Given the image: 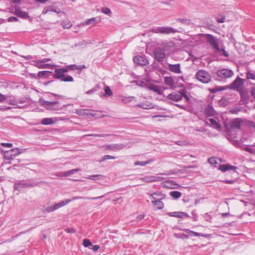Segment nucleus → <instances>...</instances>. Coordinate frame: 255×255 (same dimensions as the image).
Wrapping results in <instances>:
<instances>
[{
  "mask_svg": "<svg viewBox=\"0 0 255 255\" xmlns=\"http://www.w3.org/2000/svg\"><path fill=\"white\" fill-rule=\"evenodd\" d=\"M225 16L222 15H218L217 18V21L218 23H221L224 22Z\"/></svg>",
  "mask_w": 255,
  "mask_h": 255,
  "instance_id": "nucleus-50",
  "label": "nucleus"
},
{
  "mask_svg": "<svg viewBox=\"0 0 255 255\" xmlns=\"http://www.w3.org/2000/svg\"><path fill=\"white\" fill-rule=\"evenodd\" d=\"M49 11H53V12H54L55 13H61V14H65V13L63 11H58L55 8H52V6H51L50 8H49Z\"/></svg>",
  "mask_w": 255,
  "mask_h": 255,
  "instance_id": "nucleus-56",
  "label": "nucleus"
},
{
  "mask_svg": "<svg viewBox=\"0 0 255 255\" xmlns=\"http://www.w3.org/2000/svg\"><path fill=\"white\" fill-rule=\"evenodd\" d=\"M181 94L182 96V98L184 97L187 102L190 100L189 96L187 94V92L185 90H181Z\"/></svg>",
  "mask_w": 255,
  "mask_h": 255,
  "instance_id": "nucleus-45",
  "label": "nucleus"
},
{
  "mask_svg": "<svg viewBox=\"0 0 255 255\" xmlns=\"http://www.w3.org/2000/svg\"><path fill=\"white\" fill-rule=\"evenodd\" d=\"M103 177V175H98V174H96V175H90L89 176V177H88V179H91V180H99L101 179V177Z\"/></svg>",
  "mask_w": 255,
  "mask_h": 255,
  "instance_id": "nucleus-40",
  "label": "nucleus"
},
{
  "mask_svg": "<svg viewBox=\"0 0 255 255\" xmlns=\"http://www.w3.org/2000/svg\"><path fill=\"white\" fill-rule=\"evenodd\" d=\"M239 92L241 97V100L244 103H247L249 101V97L248 94L246 92L244 91L243 90L239 91Z\"/></svg>",
  "mask_w": 255,
  "mask_h": 255,
  "instance_id": "nucleus-25",
  "label": "nucleus"
},
{
  "mask_svg": "<svg viewBox=\"0 0 255 255\" xmlns=\"http://www.w3.org/2000/svg\"><path fill=\"white\" fill-rule=\"evenodd\" d=\"M44 105L46 109L51 111H58L62 109V106L58 101L53 102L44 101Z\"/></svg>",
  "mask_w": 255,
  "mask_h": 255,
  "instance_id": "nucleus-7",
  "label": "nucleus"
},
{
  "mask_svg": "<svg viewBox=\"0 0 255 255\" xmlns=\"http://www.w3.org/2000/svg\"><path fill=\"white\" fill-rule=\"evenodd\" d=\"M240 111H241L240 108L236 107H235V108H233L232 109H231L230 112L232 114H237Z\"/></svg>",
  "mask_w": 255,
  "mask_h": 255,
  "instance_id": "nucleus-52",
  "label": "nucleus"
},
{
  "mask_svg": "<svg viewBox=\"0 0 255 255\" xmlns=\"http://www.w3.org/2000/svg\"><path fill=\"white\" fill-rule=\"evenodd\" d=\"M205 114L208 117H213L217 115V113L214 110L213 107L209 105L205 109Z\"/></svg>",
  "mask_w": 255,
  "mask_h": 255,
  "instance_id": "nucleus-19",
  "label": "nucleus"
},
{
  "mask_svg": "<svg viewBox=\"0 0 255 255\" xmlns=\"http://www.w3.org/2000/svg\"><path fill=\"white\" fill-rule=\"evenodd\" d=\"M177 21H179L181 22L183 24L189 25L190 24V20L187 19H184V18H178L177 19Z\"/></svg>",
  "mask_w": 255,
  "mask_h": 255,
  "instance_id": "nucleus-44",
  "label": "nucleus"
},
{
  "mask_svg": "<svg viewBox=\"0 0 255 255\" xmlns=\"http://www.w3.org/2000/svg\"><path fill=\"white\" fill-rule=\"evenodd\" d=\"M52 74V72L49 71H42L38 73L37 76L41 77L44 76L45 77H49L50 74Z\"/></svg>",
  "mask_w": 255,
  "mask_h": 255,
  "instance_id": "nucleus-33",
  "label": "nucleus"
},
{
  "mask_svg": "<svg viewBox=\"0 0 255 255\" xmlns=\"http://www.w3.org/2000/svg\"><path fill=\"white\" fill-rule=\"evenodd\" d=\"M104 197V195H102L99 197H82V196H75L72 198L71 199H67L65 201H63L64 202H67L68 201H69L68 202V203H70L72 201H74L77 199H88V200H97L98 199H100Z\"/></svg>",
  "mask_w": 255,
  "mask_h": 255,
  "instance_id": "nucleus-17",
  "label": "nucleus"
},
{
  "mask_svg": "<svg viewBox=\"0 0 255 255\" xmlns=\"http://www.w3.org/2000/svg\"><path fill=\"white\" fill-rule=\"evenodd\" d=\"M209 163L211 164H217L216 159L215 157H210L208 160Z\"/></svg>",
  "mask_w": 255,
  "mask_h": 255,
  "instance_id": "nucleus-54",
  "label": "nucleus"
},
{
  "mask_svg": "<svg viewBox=\"0 0 255 255\" xmlns=\"http://www.w3.org/2000/svg\"><path fill=\"white\" fill-rule=\"evenodd\" d=\"M217 75L220 78V80L223 81L231 78L234 75V72L229 69L223 68L217 71Z\"/></svg>",
  "mask_w": 255,
  "mask_h": 255,
  "instance_id": "nucleus-4",
  "label": "nucleus"
},
{
  "mask_svg": "<svg viewBox=\"0 0 255 255\" xmlns=\"http://www.w3.org/2000/svg\"><path fill=\"white\" fill-rule=\"evenodd\" d=\"M175 236L176 238H182V239H188V236L184 233L179 234L178 235H177V234H175Z\"/></svg>",
  "mask_w": 255,
  "mask_h": 255,
  "instance_id": "nucleus-53",
  "label": "nucleus"
},
{
  "mask_svg": "<svg viewBox=\"0 0 255 255\" xmlns=\"http://www.w3.org/2000/svg\"><path fill=\"white\" fill-rule=\"evenodd\" d=\"M154 161V159H150L145 161H136L134 163L135 165H141V166H145L147 164H149L152 163Z\"/></svg>",
  "mask_w": 255,
  "mask_h": 255,
  "instance_id": "nucleus-31",
  "label": "nucleus"
},
{
  "mask_svg": "<svg viewBox=\"0 0 255 255\" xmlns=\"http://www.w3.org/2000/svg\"><path fill=\"white\" fill-rule=\"evenodd\" d=\"M244 81L243 79L238 77L232 83L231 88L239 92L243 90Z\"/></svg>",
  "mask_w": 255,
  "mask_h": 255,
  "instance_id": "nucleus-11",
  "label": "nucleus"
},
{
  "mask_svg": "<svg viewBox=\"0 0 255 255\" xmlns=\"http://www.w3.org/2000/svg\"><path fill=\"white\" fill-rule=\"evenodd\" d=\"M164 83L165 85L170 86V87L174 86V81L171 77H167L164 78Z\"/></svg>",
  "mask_w": 255,
  "mask_h": 255,
  "instance_id": "nucleus-27",
  "label": "nucleus"
},
{
  "mask_svg": "<svg viewBox=\"0 0 255 255\" xmlns=\"http://www.w3.org/2000/svg\"><path fill=\"white\" fill-rule=\"evenodd\" d=\"M99 19L98 20V17H93L91 18L87 19L84 22V24L86 25H94L96 24Z\"/></svg>",
  "mask_w": 255,
  "mask_h": 255,
  "instance_id": "nucleus-29",
  "label": "nucleus"
},
{
  "mask_svg": "<svg viewBox=\"0 0 255 255\" xmlns=\"http://www.w3.org/2000/svg\"><path fill=\"white\" fill-rule=\"evenodd\" d=\"M227 88L224 86L217 87L213 89L212 92L215 93L219 91H222L225 90H226Z\"/></svg>",
  "mask_w": 255,
  "mask_h": 255,
  "instance_id": "nucleus-46",
  "label": "nucleus"
},
{
  "mask_svg": "<svg viewBox=\"0 0 255 255\" xmlns=\"http://www.w3.org/2000/svg\"><path fill=\"white\" fill-rule=\"evenodd\" d=\"M21 153V152L19 149L17 148H13L10 150L6 151L4 153V156L6 159L13 160L16 156Z\"/></svg>",
  "mask_w": 255,
  "mask_h": 255,
  "instance_id": "nucleus-10",
  "label": "nucleus"
},
{
  "mask_svg": "<svg viewBox=\"0 0 255 255\" xmlns=\"http://www.w3.org/2000/svg\"><path fill=\"white\" fill-rule=\"evenodd\" d=\"M72 23L70 21H63L62 22V25L64 28H69L72 26Z\"/></svg>",
  "mask_w": 255,
  "mask_h": 255,
  "instance_id": "nucleus-39",
  "label": "nucleus"
},
{
  "mask_svg": "<svg viewBox=\"0 0 255 255\" xmlns=\"http://www.w3.org/2000/svg\"><path fill=\"white\" fill-rule=\"evenodd\" d=\"M242 122L241 119L236 118L232 121L229 125H226L225 127L227 130L231 132L234 129H239L241 126Z\"/></svg>",
  "mask_w": 255,
  "mask_h": 255,
  "instance_id": "nucleus-8",
  "label": "nucleus"
},
{
  "mask_svg": "<svg viewBox=\"0 0 255 255\" xmlns=\"http://www.w3.org/2000/svg\"><path fill=\"white\" fill-rule=\"evenodd\" d=\"M105 94L103 95L104 97H110L113 95V92L109 86H106L105 89Z\"/></svg>",
  "mask_w": 255,
  "mask_h": 255,
  "instance_id": "nucleus-37",
  "label": "nucleus"
},
{
  "mask_svg": "<svg viewBox=\"0 0 255 255\" xmlns=\"http://www.w3.org/2000/svg\"><path fill=\"white\" fill-rule=\"evenodd\" d=\"M198 81L203 83H208L211 81L212 77L209 73L204 70H199L196 73Z\"/></svg>",
  "mask_w": 255,
  "mask_h": 255,
  "instance_id": "nucleus-2",
  "label": "nucleus"
},
{
  "mask_svg": "<svg viewBox=\"0 0 255 255\" xmlns=\"http://www.w3.org/2000/svg\"><path fill=\"white\" fill-rule=\"evenodd\" d=\"M204 218L207 221L211 222L212 217L211 215L208 214H205L204 215Z\"/></svg>",
  "mask_w": 255,
  "mask_h": 255,
  "instance_id": "nucleus-59",
  "label": "nucleus"
},
{
  "mask_svg": "<svg viewBox=\"0 0 255 255\" xmlns=\"http://www.w3.org/2000/svg\"><path fill=\"white\" fill-rule=\"evenodd\" d=\"M207 42L215 49L219 50V46L217 39L211 34H206V36Z\"/></svg>",
  "mask_w": 255,
  "mask_h": 255,
  "instance_id": "nucleus-13",
  "label": "nucleus"
},
{
  "mask_svg": "<svg viewBox=\"0 0 255 255\" xmlns=\"http://www.w3.org/2000/svg\"><path fill=\"white\" fill-rule=\"evenodd\" d=\"M168 69L175 73H181L180 65L179 64H169L168 66Z\"/></svg>",
  "mask_w": 255,
  "mask_h": 255,
  "instance_id": "nucleus-21",
  "label": "nucleus"
},
{
  "mask_svg": "<svg viewBox=\"0 0 255 255\" xmlns=\"http://www.w3.org/2000/svg\"><path fill=\"white\" fill-rule=\"evenodd\" d=\"M243 149L252 154H255V143L250 145V147L247 146L244 147Z\"/></svg>",
  "mask_w": 255,
  "mask_h": 255,
  "instance_id": "nucleus-28",
  "label": "nucleus"
},
{
  "mask_svg": "<svg viewBox=\"0 0 255 255\" xmlns=\"http://www.w3.org/2000/svg\"><path fill=\"white\" fill-rule=\"evenodd\" d=\"M8 22H15L18 21V18L15 16H10L8 18Z\"/></svg>",
  "mask_w": 255,
  "mask_h": 255,
  "instance_id": "nucleus-58",
  "label": "nucleus"
},
{
  "mask_svg": "<svg viewBox=\"0 0 255 255\" xmlns=\"http://www.w3.org/2000/svg\"><path fill=\"white\" fill-rule=\"evenodd\" d=\"M38 185V183L33 180H22L16 182L14 185V189L21 191L26 188H30Z\"/></svg>",
  "mask_w": 255,
  "mask_h": 255,
  "instance_id": "nucleus-1",
  "label": "nucleus"
},
{
  "mask_svg": "<svg viewBox=\"0 0 255 255\" xmlns=\"http://www.w3.org/2000/svg\"><path fill=\"white\" fill-rule=\"evenodd\" d=\"M178 215V218H188L189 217V215L187 213H186L185 212H179Z\"/></svg>",
  "mask_w": 255,
  "mask_h": 255,
  "instance_id": "nucleus-51",
  "label": "nucleus"
},
{
  "mask_svg": "<svg viewBox=\"0 0 255 255\" xmlns=\"http://www.w3.org/2000/svg\"><path fill=\"white\" fill-rule=\"evenodd\" d=\"M169 194L170 196L175 199L179 198L181 196V193L179 191H171Z\"/></svg>",
  "mask_w": 255,
  "mask_h": 255,
  "instance_id": "nucleus-36",
  "label": "nucleus"
},
{
  "mask_svg": "<svg viewBox=\"0 0 255 255\" xmlns=\"http://www.w3.org/2000/svg\"><path fill=\"white\" fill-rule=\"evenodd\" d=\"M148 89L152 91L159 95H161L162 93V91L160 89V88L158 86H157L156 85L152 84L149 85L148 87Z\"/></svg>",
  "mask_w": 255,
  "mask_h": 255,
  "instance_id": "nucleus-23",
  "label": "nucleus"
},
{
  "mask_svg": "<svg viewBox=\"0 0 255 255\" xmlns=\"http://www.w3.org/2000/svg\"><path fill=\"white\" fill-rule=\"evenodd\" d=\"M138 107L143 109H150L153 108L152 105L151 103H143L138 105Z\"/></svg>",
  "mask_w": 255,
  "mask_h": 255,
  "instance_id": "nucleus-35",
  "label": "nucleus"
},
{
  "mask_svg": "<svg viewBox=\"0 0 255 255\" xmlns=\"http://www.w3.org/2000/svg\"><path fill=\"white\" fill-rule=\"evenodd\" d=\"M34 66L38 67V68H49L51 67H55L57 66L56 65H50L49 64H43L35 63Z\"/></svg>",
  "mask_w": 255,
  "mask_h": 255,
  "instance_id": "nucleus-26",
  "label": "nucleus"
},
{
  "mask_svg": "<svg viewBox=\"0 0 255 255\" xmlns=\"http://www.w3.org/2000/svg\"><path fill=\"white\" fill-rule=\"evenodd\" d=\"M112 134H91L88 135V136H94V137H103L109 136H110Z\"/></svg>",
  "mask_w": 255,
  "mask_h": 255,
  "instance_id": "nucleus-47",
  "label": "nucleus"
},
{
  "mask_svg": "<svg viewBox=\"0 0 255 255\" xmlns=\"http://www.w3.org/2000/svg\"><path fill=\"white\" fill-rule=\"evenodd\" d=\"M50 61V59L49 58H44L41 60H37L34 61L35 63H44L46 62H47L48 61Z\"/></svg>",
  "mask_w": 255,
  "mask_h": 255,
  "instance_id": "nucleus-55",
  "label": "nucleus"
},
{
  "mask_svg": "<svg viewBox=\"0 0 255 255\" xmlns=\"http://www.w3.org/2000/svg\"><path fill=\"white\" fill-rule=\"evenodd\" d=\"M100 249V246L99 245H94L92 246L91 249L95 252H97Z\"/></svg>",
  "mask_w": 255,
  "mask_h": 255,
  "instance_id": "nucleus-64",
  "label": "nucleus"
},
{
  "mask_svg": "<svg viewBox=\"0 0 255 255\" xmlns=\"http://www.w3.org/2000/svg\"><path fill=\"white\" fill-rule=\"evenodd\" d=\"M175 144L180 146H185L188 145V142L185 140H178L176 141Z\"/></svg>",
  "mask_w": 255,
  "mask_h": 255,
  "instance_id": "nucleus-43",
  "label": "nucleus"
},
{
  "mask_svg": "<svg viewBox=\"0 0 255 255\" xmlns=\"http://www.w3.org/2000/svg\"><path fill=\"white\" fill-rule=\"evenodd\" d=\"M69 201H68L67 202H64L63 201H61L58 203H56L54 205L44 207L42 209V212L43 213H48L54 212V211L67 204Z\"/></svg>",
  "mask_w": 255,
  "mask_h": 255,
  "instance_id": "nucleus-6",
  "label": "nucleus"
},
{
  "mask_svg": "<svg viewBox=\"0 0 255 255\" xmlns=\"http://www.w3.org/2000/svg\"><path fill=\"white\" fill-rule=\"evenodd\" d=\"M246 77L248 80H255V75L251 72H247Z\"/></svg>",
  "mask_w": 255,
  "mask_h": 255,
  "instance_id": "nucleus-41",
  "label": "nucleus"
},
{
  "mask_svg": "<svg viewBox=\"0 0 255 255\" xmlns=\"http://www.w3.org/2000/svg\"><path fill=\"white\" fill-rule=\"evenodd\" d=\"M209 121L214 128L217 129H220L221 128V125L215 119L212 118L209 119Z\"/></svg>",
  "mask_w": 255,
  "mask_h": 255,
  "instance_id": "nucleus-30",
  "label": "nucleus"
},
{
  "mask_svg": "<svg viewBox=\"0 0 255 255\" xmlns=\"http://www.w3.org/2000/svg\"><path fill=\"white\" fill-rule=\"evenodd\" d=\"M54 122L51 118H44L42 120L41 124L43 125H52Z\"/></svg>",
  "mask_w": 255,
  "mask_h": 255,
  "instance_id": "nucleus-32",
  "label": "nucleus"
},
{
  "mask_svg": "<svg viewBox=\"0 0 255 255\" xmlns=\"http://www.w3.org/2000/svg\"><path fill=\"white\" fill-rule=\"evenodd\" d=\"M151 32L155 33L169 34L170 33H175L178 32L176 29L171 27H157L151 29Z\"/></svg>",
  "mask_w": 255,
  "mask_h": 255,
  "instance_id": "nucleus-3",
  "label": "nucleus"
},
{
  "mask_svg": "<svg viewBox=\"0 0 255 255\" xmlns=\"http://www.w3.org/2000/svg\"><path fill=\"white\" fill-rule=\"evenodd\" d=\"M155 59L158 62H162L165 57V50L160 47L155 48L153 51Z\"/></svg>",
  "mask_w": 255,
  "mask_h": 255,
  "instance_id": "nucleus-9",
  "label": "nucleus"
},
{
  "mask_svg": "<svg viewBox=\"0 0 255 255\" xmlns=\"http://www.w3.org/2000/svg\"><path fill=\"white\" fill-rule=\"evenodd\" d=\"M179 212H169L168 215L170 217H178Z\"/></svg>",
  "mask_w": 255,
  "mask_h": 255,
  "instance_id": "nucleus-60",
  "label": "nucleus"
},
{
  "mask_svg": "<svg viewBox=\"0 0 255 255\" xmlns=\"http://www.w3.org/2000/svg\"><path fill=\"white\" fill-rule=\"evenodd\" d=\"M164 178L157 176H146L141 178L142 180H143L146 182H157V181H161L164 180Z\"/></svg>",
  "mask_w": 255,
  "mask_h": 255,
  "instance_id": "nucleus-15",
  "label": "nucleus"
},
{
  "mask_svg": "<svg viewBox=\"0 0 255 255\" xmlns=\"http://www.w3.org/2000/svg\"><path fill=\"white\" fill-rule=\"evenodd\" d=\"M218 169L222 172H226L227 170H235L237 169V167L235 166L227 164L220 165Z\"/></svg>",
  "mask_w": 255,
  "mask_h": 255,
  "instance_id": "nucleus-22",
  "label": "nucleus"
},
{
  "mask_svg": "<svg viewBox=\"0 0 255 255\" xmlns=\"http://www.w3.org/2000/svg\"><path fill=\"white\" fill-rule=\"evenodd\" d=\"M14 14L18 17L26 18L28 17V14L25 11H23L20 9L19 7L16 8L14 11Z\"/></svg>",
  "mask_w": 255,
  "mask_h": 255,
  "instance_id": "nucleus-20",
  "label": "nucleus"
},
{
  "mask_svg": "<svg viewBox=\"0 0 255 255\" xmlns=\"http://www.w3.org/2000/svg\"><path fill=\"white\" fill-rule=\"evenodd\" d=\"M102 12L109 15H110V14L111 13V10L109 8L106 7H104L102 8Z\"/></svg>",
  "mask_w": 255,
  "mask_h": 255,
  "instance_id": "nucleus-49",
  "label": "nucleus"
},
{
  "mask_svg": "<svg viewBox=\"0 0 255 255\" xmlns=\"http://www.w3.org/2000/svg\"><path fill=\"white\" fill-rule=\"evenodd\" d=\"M133 61L135 63L139 65H146L148 64V60L142 56H135L133 58Z\"/></svg>",
  "mask_w": 255,
  "mask_h": 255,
  "instance_id": "nucleus-14",
  "label": "nucleus"
},
{
  "mask_svg": "<svg viewBox=\"0 0 255 255\" xmlns=\"http://www.w3.org/2000/svg\"><path fill=\"white\" fill-rule=\"evenodd\" d=\"M126 147L124 144H111L106 146V149L116 151L117 150H121Z\"/></svg>",
  "mask_w": 255,
  "mask_h": 255,
  "instance_id": "nucleus-18",
  "label": "nucleus"
},
{
  "mask_svg": "<svg viewBox=\"0 0 255 255\" xmlns=\"http://www.w3.org/2000/svg\"><path fill=\"white\" fill-rule=\"evenodd\" d=\"M65 231L68 233H74L75 232V230L72 228H68L65 230Z\"/></svg>",
  "mask_w": 255,
  "mask_h": 255,
  "instance_id": "nucleus-61",
  "label": "nucleus"
},
{
  "mask_svg": "<svg viewBox=\"0 0 255 255\" xmlns=\"http://www.w3.org/2000/svg\"><path fill=\"white\" fill-rule=\"evenodd\" d=\"M54 72L55 73L53 75V77L55 79H60L61 81L64 82H73L74 81L73 78L72 76L65 75L62 72L60 68L56 69Z\"/></svg>",
  "mask_w": 255,
  "mask_h": 255,
  "instance_id": "nucleus-5",
  "label": "nucleus"
},
{
  "mask_svg": "<svg viewBox=\"0 0 255 255\" xmlns=\"http://www.w3.org/2000/svg\"><path fill=\"white\" fill-rule=\"evenodd\" d=\"M86 116H91V117H95V112L94 111L92 110L88 109V112H87Z\"/></svg>",
  "mask_w": 255,
  "mask_h": 255,
  "instance_id": "nucleus-57",
  "label": "nucleus"
},
{
  "mask_svg": "<svg viewBox=\"0 0 255 255\" xmlns=\"http://www.w3.org/2000/svg\"><path fill=\"white\" fill-rule=\"evenodd\" d=\"M137 83V85L140 86V87H143L145 86V83L144 81H137L136 82Z\"/></svg>",
  "mask_w": 255,
  "mask_h": 255,
  "instance_id": "nucleus-63",
  "label": "nucleus"
},
{
  "mask_svg": "<svg viewBox=\"0 0 255 255\" xmlns=\"http://www.w3.org/2000/svg\"><path fill=\"white\" fill-rule=\"evenodd\" d=\"M82 245L86 248H88L89 246H92V243L90 240L89 239H84L83 241Z\"/></svg>",
  "mask_w": 255,
  "mask_h": 255,
  "instance_id": "nucleus-42",
  "label": "nucleus"
},
{
  "mask_svg": "<svg viewBox=\"0 0 255 255\" xmlns=\"http://www.w3.org/2000/svg\"><path fill=\"white\" fill-rule=\"evenodd\" d=\"M9 103L12 105L16 106L17 105L18 102L16 100L13 99L10 100Z\"/></svg>",
  "mask_w": 255,
  "mask_h": 255,
  "instance_id": "nucleus-62",
  "label": "nucleus"
},
{
  "mask_svg": "<svg viewBox=\"0 0 255 255\" xmlns=\"http://www.w3.org/2000/svg\"><path fill=\"white\" fill-rule=\"evenodd\" d=\"M116 158V157L111 156L110 155H106L103 156L101 159L99 160L100 162H102L108 159H114Z\"/></svg>",
  "mask_w": 255,
  "mask_h": 255,
  "instance_id": "nucleus-38",
  "label": "nucleus"
},
{
  "mask_svg": "<svg viewBox=\"0 0 255 255\" xmlns=\"http://www.w3.org/2000/svg\"><path fill=\"white\" fill-rule=\"evenodd\" d=\"M161 194L160 193H153L151 194V197L153 198V200L152 201V203L156 206L157 209H161L164 207V204L161 201V199H156L155 196H160Z\"/></svg>",
  "mask_w": 255,
  "mask_h": 255,
  "instance_id": "nucleus-12",
  "label": "nucleus"
},
{
  "mask_svg": "<svg viewBox=\"0 0 255 255\" xmlns=\"http://www.w3.org/2000/svg\"><path fill=\"white\" fill-rule=\"evenodd\" d=\"M184 231L188 234L191 235H192V236H199V233H197V232H195L194 231H191L189 229H185Z\"/></svg>",
  "mask_w": 255,
  "mask_h": 255,
  "instance_id": "nucleus-48",
  "label": "nucleus"
},
{
  "mask_svg": "<svg viewBox=\"0 0 255 255\" xmlns=\"http://www.w3.org/2000/svg\"><path fill=\"white\" fill-rule=\"evenodd\" d=\"M167 98L172 101H175V102H178L182 100V96L181 94V90L179 92V93H177L175 92H172L170 94H169Z\"/></svg>",
  "mask_w": 255,
  "mask_h": 255,
  "instance_id": "nucleus-16",
  "label": "nucleus"
},
{
  "mask_svg": "<svg viewBox=\"0 0 255 255\" xmlns=\"http://www.w3.org/2000/svg\"><path fill=\"white\" fill-rule=\"evenodd\" d=\"M88 109H79L76 110L75 113L79 116H86Z\"/></svg>",
  "mask_w": 255,
  "mask_h": 255,
  "instance_id": "nucleus-34",
  "label": "nucleus"
},
{
  "mask_svg": "<svg viewBox=\"0 0 255 255\" xmlns=\"http://www.w3.org/2000/svg\"><path fill=\"white\" fill-rule=\"evenodd\" d=\"M80 171H81V169L76 168V169H72V170H69L67 171H65V172H62L61 174V176L66 177V176H70V175L73 174L75 173L76 172H79Z\"/></svg>",
  "mask_w": 255,
  "mask_h": 255,
  "instance_id": "nucleus-24",
  "label": "nucleus"
}]
</instances>
